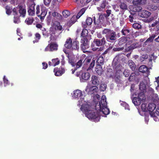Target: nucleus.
I'll use <instances>...</instances> for the list:
<instances>
[{
	"label": "nucleus",
	"mask_w": 159,
	"mask_h": 159,
	"mask_svg": "<svg viewBox=\"0 0 159 159\" xmlns=\"http://www.w3.org/2000/svg\"><path fill=\"white\" fill-rule=\"evenodd\" d=\"M121 76L119 73L116 72L114 77L115 81L117 83H119L120 82Z\"/></svg>",
	"instance_id": "obj_26"
},
{
	"label": "nucleus",
	"mask_w": 159,
	"mask_h": 159,
	"mask_svg": "<svg viewBox=\"0 0 159 159\" xmlns=\"http://www.w3.org/2000/svg\"><path fill=\"white\" fill-rule=\"evenodd\" d=\"M107 103L105 96L102 97L100 102L96 103L95 109L98 111H101L105 115L110 113V110L107 107Z\"/></svg>",
	"instance_id": "obj_1"
},
{
	"label": "nucleus",
	"mask_w": 159,
	"mask_h": 159,
	"mask_svg": "<svg viewBox=\"0 0 159 159\" xmlns=\"http://www.w3.org/2000/svg\"><path fill=\"white\" fill-rule=\"evenodd\" d=\"M138 45L136 43H133L131 45L129 46L125 49L126 52H128L133 50L135 48L138 47Z\"/></svg>",
	"instance_id": "obj_23"
},
{
	"label": "nucleus",
	"mask_w": 159,
	"mask_h": 159,
	"mask_svg": "<svg viewBox=\"0 0 159 159\" xmlns=\"http://www.w3.org/2000/svg\"><path fill=\"white\" fill-rule=\"evenodd\" d=\"M85 115L89 119L93 120L95 122H98L100 119L99 113L98 112H95L91 110L90 112L86 113Z\"/></svg>",
	"instance_id": "obj_3"
},
{
	"label": "nucleus",
	"mask_w": 159,
	"mask_h": 159,
	"mask_svg": "<svg viewBox=\"0 0 159 159\" xmlns=\"http://www.w3.org/2000/svg\"><path fill=\"white\" fill-rule=\"evenodd\" d=\"M138 75V73L134 72L131 73L129 78L128 80L129 81H132L135 80L136 76Z\"/></svg>",
	"instance_id": "obj_27"
},
{
	"label": "nucleus",
	"mask_w": 159,
	"mask_h": 159,
	"mask_svg": "<svg viewBox=\"0 0 159 159\" xmlns=\"http://www.w3.org/2000/svg\"><path fill=\"white\" fill-rule=\"evenodd\" d=\"M91 81L93 84L95 85L98 86L99 83L98 77L95 75L92 76Z\"/></svg>",
	"instance_id": "obj_20"
},
{
	"label": "nucleus",
	"mask_w": 159,
	"mask_h": 159,
	"mask_svg": "<svg viewBox=\"0 0 159 159\" xmlns=\"http://www.w3.org/2000/svg\"><path fill=\"white\" fill-rule=\"evenodd\" d=\"M123 74L125 77H128L130 75L129 71L128 70H125L123 72Z\"/></svg>",
	"instance_id": "obj_54"
},
{
	"label": "nucleus",
	"mask_w": 159,
	"mask_h": 159,
	"mask_svg": "<svg viewBox=\"0 0 159 159\" xmlns=\"http://www.w3.org/2000/svg\"><path fill=\"white\" fill-rule=\"evenodd\" d=\"M5 9L6 10V13L9 15H10V7L9 6H7L5 7Z\"/></svg>",
	"instance_id": "obj_58"
},
{
	"label": "nucleus",
	"mask_w": 159,
	"mask_h": 159,
	"mask_svg": "<svg viewBox=\"0 0 159 159\" xmlns=\"http://www.w3.org/2000/svg\"><path fill=\"white\" fill-rule=\"evenodd\" d=\"M133 5H140V0H133Z\"/></svg>",
	"instance_id": "obj_61"
},
{
	"label": "nucleus",
	"mask_w": 159,
	"mask_h": 159,
	"mask_svg": "<svg viewBox=\"0 0 159 159\" xmlns=\"http://www.w3.org/2000/svg\"><path fill=\"white\" fill-rule=\"evenodd\" d=\"M47 14V11L45 9H42L41 13L39 14L40 16L38 17H39L41 21H42L44 19L45 16Z\"/></svg>",
	"instance_id": "obj_21"
},
{
	"label": "nucleus",
	"mask_w": 159,
	"mask_h": 159,
	"mask_svg": "<svg viewBox=\"0 0 159 159\" xmlns=\"http://www.w3.org/2000/svg\"><path fill=\"white\" fill-rule=\"evenodd\" d=\"M156 106L155 104L150 103L148 104L147 109L150 112V114L151 116L155 117L156 116L155 113H153V111L154 110Z\"/></svg>",
	"instance_id": "obj_12"
},
{
	"label": "nucleus",
	"mask_w": 159,
	"mask_h": 159,
	"mask_svg": "<svg viewBox=\"0 0 159 159\" xmlns=\"http://www.w3.org/2000/svg\"><path fill=\"white\" fill-rule=\"evenodd\" d=\"M93 42L97 46L99 47L104 45L106 43V40L105 38H103L101 39H94Z\"/></svg>",
	"instance_id": "obj_14"
},
{
	"label": "nucleus",
	"mask_w": 159,
	"mask_h": 159,
	"mask_svg": "<svg viewBox=\"0 0 159 159\" xmlns=\"http://www.w3.org/2000/svg\"><path fill=\"white\" fill-rule=\"evenodd\" d=\"M119 6L120 8L122 10H126L127 9V6L125 2H121Z\"/></svg>",
	"instance_id": "obj_43"
},
{
	"label": "nucleus",
	"mask_w": 159,
	"mask_h": 159,
	"mask_svg": "<svg viewBox=\"0 0 159 159\" xmlns=\"http://www.w3.org/2000/svg\"><path fill=\"white\" fill-rule=\"evenodd\" d=\"M91 106L87 103L83 104L80 108V110L86 114V113H89L91 111Z\"/></svg>",
	"instance_id": "obj_10"
},
{
	"label": "nucleus",
	"mask_w": 159,
	"mask_h": 159,
	"mask_svg": "<svg viewBox=\"0 0 159 159\" xmlns=\"http://www.w3.org/2000/svg\"><path fill=\"white\" fill-rule=\"evenodd\" d=\"M95 71L99 75H101L102 71V69L101 66L98 65L96 68Z\"/></svg>",
	"instance_id": "obj_36"
},
{
	"label": "nucleus",
	"mask_w": 159,
	"mask_h": 159,
	"mask_svg": "<svg viewBox=\"0 0 159 159\" xmlns=\"http://www.w3.org/2000/svg\"><path fill=\"white\" fill-rule=\"evenodd\" d=\"M133 27L136 29L139 30L141 29L142 28L141 25L137 23H134L132 25Z\"/></svg>",
	"instance_id": "obj_44"
},
{
	"label": "nucleus",
	"mask_w": 159,
	"mask_h": 159,
	"mask_svg": "<svg viewBox=\"0 0 159 159\" xmlns=\"http://www.w3.org/2000/svg\"><path fill=\"white\" fill-rule=\"evenodd\" d=\"M55 28L56 29L60 31L63 28L62 26L60 25V23L58 22H57V25Z\"/></svg>",
	"instance_id": "obj_51"
},
{
	"label": "nucleus",
	"mask_w": 159,
	"mask_h": 159,
	"mask_svg": "<svg viewBox=\"0 0 159 159\" xmlns=\"http://www.w3.org/2000/svg\"><path fill=\"white\" fill-rule=\"evenodd\" d=\"M128 65L132 70H134L135 69L136 66L135 63L131 60L128 61Z\"/></svg>",
	"instance_id": "obj_34"
},
{
	"label": "nucleus",
	"mask_w": 159,
	"mask_h": 159,
	"mask_svg": "<svg viewBox=\"0 0 159 159\" xmlns=\"http://www.w3.org/2000/svg\"><path fill=\"white\" fill-rule=\"evenodd\" d=\"M93 22L92 19L90 17H87L86 20V24L88 25H91Z\"/></svg>",
	"instance_id": "obj_49"
},
{
	"label": "nucleus",
	"mask_w": 159,
	"mask_h": 159,
	"mask_svg": "<svg viewBox=\"0 0 159 159\" xmlns=\"http://www.w3.org/2000/svg\"><path fill=\"white\" fill-rule=\"evenodd\" d=\"M73 96L75 98H78V99L80 98V99L81 100L82 99L84 98L82 91L79 89L74 91Z\"/></svg>",
	"instance_id": "obj_15"
},
{
	"label": "nucleus",
	"mask_w": 159,
	"mask_h": 159,
	"mask_svg": "<svg viewBox=\"0 0 159 159\" xmlns=\"http://www.w3.org/2000/svg\"><path fill=\"white\" fill-rule=\"evenodd\" d=\"M79 43L78 41L76 40H73L72 42L71 49L72 50H77L79 48Z\"/></svg>",
	"instance_id": "obj_18"
},
{
	"label": "nucleus",
	"mask_w": 159,
	"mask_h": 159,
	"mask_svg": "<svg viewBox=\"0 0 159 159\" xmlns=\"http://www.w3.org/2000/svg\"><path fill=\"white\" fill-rule=\"evenodd\" d=\"M36 9V14L38 17H39L40 16V7L39 5H38L37 6Z\"/></svg>",
	"instance_id": "obj_56"
},
{
	"label": "nucleus",
	"mask_w": 159,
	"mask_h": 159,
	"mask_svg": "<svg viewBox=\"0 0 159 159\" xmlns=\"http://www.w3.org/2000/svg\"><path fill=\"white\" fill-rule=\"evenodd\" d=\"M35 4L34 3L29 4L28 8V14L31 16H33L35 15V9L34 7Z\"/></svg>",
	"instance_id": "obj_11"
},
{
	"label": "nucleus",
	"mask_w": 159,
	"mask_h": 159,
	"mask_svg": "<svg viewBox=\"0 0 159 159\" xmlns=\"http://www.w3.org/2000/svg\"><path fill=\"white\" fill-rule=\"evenodd\" d=\"M93 22L95 25H98L102 24L99 17L98 16L94 17Z\"/></svg>",
	"instance_id": "obj_38"
},
{
	"label": "nucleus",
	"mask_w": 159,
	"mask_h": 159,
	"mask_svg": "<svg viewBox=\"0 0 159 159\" xmlns=\"http://www.w3.org/2000/svg\"><path fill=\"white\" fill-rule=\"evenodd\" d=\"M68 62L70 63L72 66V67L74 66V64L75 63L74 62V57L70 56H68Z\"/></svg>",
	"instance_id": "obj_40"
},
{
	"label": "nucleus",
	"mask_w": 159,
	"mask_h": 159,
	"mask_svg": "<svg viewBox=\"0 0 159 159\" xmlns=\"http://www.w3.org/2000/svg\"><path fill=\"white\" fill-rule=\"evenodd\" d=\"M106 14H104L106 18H107L110 15L111 12V11L110 10H107L106 11Z\"/></svg>",
	"instance_id": "obj_52"
},
{
	"label": "nucleus",
	"mask_w": 159,
	"mask_h": 159,
	"mask_svg": "<svg viewBox=\"0 0 159 159\" xmlns=\"http://www.w3.org/2000/svg\"><path fill=\"white\" fill-rule=\"evenodd\" d=\"M144 98L143 92H140L138 94V97L134 98L132 102L135 105L138 106L140 104L141 101L144 99Z\"/></svg>",
	"instance_id": "obj_6"
},
{
	"label": "nucleus",
	"mask_w": 159,
	"mask_h": 159,
	"mask_svg": "<svg viewBox=\"0 0 159 159\" xmlns=\"http://www.w3.org/2000/svg\"><path fill=\"white\" fill-rule=\"evenodd\" d=\"M98 88L96 86H92L89 89L88 93L89 94H93L97 92Z\"/></svg>",
	"instance_id": "obj_25"
},
{
	"label": "nucleus",
	"mask_w": 159,
	"mask_h": 159,
	"mask_svg": "<svg viewBox=\"0 0 159 159\" xmlns=\"http://www.w3.org/2000/svg\"><path fill=\"white\" fill-rule=\"evenodd\" d=\"M85 9L84 8L81 9L77 14L76 17L77 19L79 18L85 12Z\"/></svg>",
	"instance_id": "obj_42"
},
{
	"label": "nucleus",
	"mask_w": 159,
	"mask_h": 159,
	"mask_svg": "<svg viewBox=\"0 0 159 159\" xmlns=\"http://www.w3.org/2000/svg\"><path fill=\"white\" fill-rule=\"evenodd\" d=\"M52 16L59 20H61L62 18V17L61 15L56 11H54L52 12Z\"/></svg>",
	"instance_id": "obj_30"
},
{
	"label": "nucleus",
	"mask_w": 159,
	"mask_h": 159,
	"mask_svg": "<svg viewBox=\"0 0 159 159\" xmlns=\"http://www.w3.org/2000/svg\"><path fill=\"white\" fill-rule=\"evenodd\" d=\"M18 10L20 14L19 16L20 17H24L26 13V9L25 7L23 5H18L16 8Z\"/></svg>",
	"instance_id": "obj_9"
},
{
	"label": "nucleus",
	"mask_w": 159,
	"mask_h": 159,
	"mask_svg": "<svg viewBox=\"0 0 159 159\" xmlns=\"http://www.w3.org/2000/svg\"><path fill=\"white\" fill-rule=\"evenodd\" d=\"M132 11L134 12H139L142 9V8L139 5H133Z\"/></svg>",
	"instance_id": "obj_24"
},
{
	"label": "nucleus",
	"mask_w": 159,
	"mask_h": 159,
	"mask_svg": "<svg viewBox=\"0 0 159 159\" xmlns=\"http://www.w3.org/2000/svg\"><path fill=\"white\" fill-rule=\"evenodd\" d=\"M104 61L103 57L102 56L99 57L97 61L98 65H100V66L102 65L103 64L104 62Z\"/></svg>",
	"instance_id": "obj_32"
},
{
	"label": "nucleus",
	"mask_w": 159,
	"mask_h": 159,
	"mask_svg": "<svg viewBox=\"0 0 159 159\" xmlns=\"http://www.w3.org/2000/svg\"><path fill=\"white\" fill-rule=\"evenodd\" d=\"M103 34H105L107 40L109 42L113 43L116 39V32L109 29H105L102 32Z\"/></svg>",
	"instance_id": "obj_2"
},
{
	"label": "nucleus",
	"mask_w": 159,
	"mask_h": 159,
	"mask_svg": "<svg viewBox=\"0 0 159 159\" xmlns=\"http://www.w3.org/2000/svg\"><path fill=\"white\" fill-rule=\"evenodd\" d=\"M151 12L147 10H143L141 11L139 13V16L143 18H148L151 15Z\"/></svg>",
	"instance_id": "obj_17"
},
{
	"label": "nucleus",
	"mask_w": 159,
	"mask_h": 159,
	"mask_svg": "<svg viewBox=\"0 0 159 159\" xmlns=\"http://www.w3.org/2000/svg\"><path fill=\"white\" fill-rule=\"evenodd\" d=\"M134 19V16L132 15H131L129 16V21L131 22H133V19Z\"/></svg>",
	"instance_id": "obj_64"
},
{
	"label": "nucleus",
	"mask_w": 159,
	"mask_h": 159,
	"mask_svg": "<svg viewBox=\"0 0 159 159\" xmlns=\"http://www.w3.org/2000/svg\"><path fill=\"white\" fill-rule=\"evenodd\" d=\"M52 0H43L44 3L46 5L48 6L49 4Z\"/></svg>",
	"instance_id": "obj_63"
},
{
	"label": "nucleus",
	"mask_w": 159,
	"mask_h": 159,
	"mask_svg": "<svg viewBox=\"0 0 159 159\" xmlns=\"http://www.w3.org/2000/svg\"><path fill=\"white\" fill-rule=\"evenodd\" d=\"M141 108L143 111H146V105L145 103H143L141 105Z\"/></svg>",
	"instance_id": "obj_60"
},
{
	"label": "nucleus",
	"mask_w": 159,
	"mask_h": 159,
	"mask_svg": "<svg viewBox=\"0 0 159 159\" xmlns=\"http://www.w3.org/2000/svg\"><path fill=\"white\" fill-rule=\"evenodd\" d=\"M54 72L55 73V75L56 76H60L63 74L65 72V69L62 67L58 68L55 67L54 69Z\"/></svg>",
	"instance_id": "obj_13"
},
{
	"label": "nucleus",
	"mask_w": 159,
	"mask_h": 159,
	"mask_svg": "<svg viewBox=\"0 0 159 159\" xmlns=\"http://www.w3.org/2000/svg\"><path fill=\"white\" fill-rule=\"evenodd\" d=\"M58 44L54 43H51L49 44L45 48V51H54L57 50L58 49Z\"/></svg>",
	"instance_id": "obj_8"
},
{
	"label": "nucleus",
	"mask_w": 159,
	"mask_h": 159,
	"mask_svg": "<svg viewBox=\"0 0 159 159\" xmlns=\"http://www.w3.org/2000/svg\"><path fill=\"white\" fill-rule=\"evenodd\" d=\"M34 19L32 17H29L25 20V23L28 25H30L33 23Z\"/></svg>",
	"instance_id": "obj_39"
},
{
	"label": "nucleus",
	"mask_w": 159,
	"mask_h": 159,
	"mask_svg": "<svg viewBox=\"0 0 159 159\" xmlns=\"http://www.w3.org/2000/svg\"><path fill=\"white\" fill-rule=\"evenodd\" d=\"M83 60L84 58L80 59L77 62L75 63L74 67H75L76 69H78L80 67L82 66V65L83 64Z\"/></svg>",
	"instance_id": "obj_29"
},
{
	"label": "nucleus",
	"mask_w": 159,
	"mask_h": 159,
	"mask_svg": "<svg viewBox=\"0 0 159 159\" xmlns=\"http://www.w3.org/2000/svg\"><path fill=\"white\" fill-rule=\"evenodd\" d=\"M3 80L4 83V86H6L7 84H8V80L6 78V77L4 76L3 77Z\"/></svg>",
	"instance_id": "obj_57"
},
{
	"label": "nucleus",
	"mask_w": 159,
	"mask_h": 159,
	"mask_svg": "<svg viewBox=\"0 0 159 159\" xmlns=\"http://www.w3.org/2000/svg\"><path fill=\"white\" fill-rule=\"evenodd\" d=\"M52 61L53 63V66H54L58 65L60 62V60L58 58L53 59Z\"/></svg>",
	"instance_id": "obj_45"
},
{
	"label": "nucleus",
	"mask_w": 159,
	"mask_h": 159,
	"mask_svg": "<svg viewBox=\"0 0 159 159\" xmlns=\"http://www.w3.org/2000/svg\"><path fill=\"white\" fill-rule=\"evenodd\" d=\"M108 4V2L107 0H102L100 5V7H98L97 9L99 11H100L101 8L102 9L105 8L106 6Z\"/></svg>",
	"instance_id": "obj_22"
},
{
	"label": "nucleus",
	"mask_w": 159,
	"mask_h": 159,
	"mask_svg": "<svg viewBox=\"0 0 159 159\" xmlns=\"http://www.w3.org/2000/svg\"><path fill=\"white\" fill-rule=\"evenodd\" d=\"M88 34V31L86 29H84L82 31L80 37L81 38H87V36Z\"/></svg>",
	"instance_id": "obj_31"
},
{
	"label": "nucleus",
	"mask_w": 159,
	"mask_h": 159,
	"mask_svg": "<svg viewBox=\"0 0 159 159\" xmlns=\"http://www.w3.org/2000/svg\"><path fill=\"white\" fill-rule=\"evenodd\" d=\"M18 10L16 8H14L12 11H11V14L12 13L14 15L13 22L15 24H18L20 22V16L18 13Z\"/></svg>",
	"instance_id": "obj_7"
},
{
	"label": "nucleus",
	"mask_w": 159,
	"mask_h": 159,
	"mask_svg": "<svg viewBox=\"0 0 159 159\" xmlns=\"http://www.w3.org/2000/svg\"><path fill=\"white\" fill-rule=\"evenodd\" d=\"M76 17V16H74L70 19V20L69 22L70 23H71L72 24H73L75 23V20H74V19H75V18Z\"/></svg>",
	"instance_id": "obj_62"
},
{
	"label": "nucleus",
	"mask_w": 159,
	"mask_h": 159,
	"mask_svg": "<svg viewBox=\"0 0 159 159\" xmlns=\"http://www.w3.org/2000/svg\"><path fill=\"white\" fill-rule=\"evenodd\" d=\"M94 46L92 44L91 45V47L92 48V50L93 51H96L97 50H98L99 51H102L103 50L104 48V47H100L99 48H93Z\"/></svg>",
	"instance_id": "obj_50"
},
{
	"label": "nucleus",
	"mask_w": 159,
	"mask_h": 159,
	"mask_svg": "<svg viewBox=\"0 0 159 159\" xmlns=\"http://www.w3.org/2000/svg\"><path fill=\"white\" fill-rule=\"evenodd\" d=\"M156 37V35L155 34H152L151 36H150L144 42L145 44L147 45V43L150 42H151L153 41L154 38Z\"/></svg>",
	"instance_id": "obj_41"
},
{
	"label": "nucleus",
	"mask_w": 159,
	"mask_h": 159,
	"mask_svg": "<svg viewBox=\"0 0 159 159\" xmlns=\"http://www.w3.org/2000/svg\"><path fill=\"white\" fill-rule=\"evenodd\" d=\"M121 32L123 35H126L130 32V30L126 28H124Z\"/></svg>",
	"instance_id": "obj_48"
},
{
	"label": "nucleus",
	"mask_w": 159,
	"mask_h": 159,
	"mask_svg": "<svg viewBox=\"0 0 159 159\" xmlns=\"http://www.w3.org/2000/svg\"><path fill=\"white\" fill-rule=\"evenodd\" d=\"M139 70L140 72L143 73H145L146 72H148V70L146 66L143 65L140 66L139 68Z\"/></svg>",
	"instance_id": "obj_28"
},
{
	"label": "nucleus",
	"mask_w": 159,
	"mask_h": 159,
	"mask_svg": "<svg viewBox=\"0 0 159 159\" xmlns=\"http://www.w3.org/2000/svg\"><path fill=\"white\" fill-rule=\"evenodd\" d=\"M83 67L85 68L88 67L87 70L92 69L94 66L95 61L91 58H86L83 60Z\"/></svg>",
	"instance_id": "obj_4"
},
{
	"label": "nucleus",
	"mask_w": 159,
	"mask_h": 159,
	"mask_svg": "<svg viewBox=\"0 0 159 159\" xmlns=\"http://www.w3.org/2000/svg\"><path fill=\"white\" fill-rule=\"evenodd\" d=\"M99 19L101 21V22L102 24H103V22L105 20V16H104V14H101L99 16Z\"/></svg>",
	"instance_id": "obj_53"
},
{
	"label": "nucleus",
	"mask_w": 159,
	"mask_h": 159,
	"mask_svg": "<svg viewBox=\"0 0 159 159\" xmlns=\"http://www.w3.org/2000/svg\"><path fill=\"white\" fill-rule=\"evenodd\" d=\"M35 40H34L33 42L34 43L38 42L39 40L41 38V35L39 33H37L35 34Z\"/></svg>",
	"instance_id": "obj_47"
},
{
	"label": "nucleus",
	"mask_w": 159,
	"mask_h": 159,
	"mask_svg": "<svg viewBox=\"0 0 159 159\" xmlns=\"http://www.w3.org/2000/svg\"><path fill=\"white\" fill-rule=\"evenodd\" d=\"M90 77V75L88 72H82L80 77V80L82 81H84V80H87Z\"/></svg>",
	"instance_id": "obj_16"
},
{
	"label": "nucleus",
	"mask_w": 159,
	"mask_h": 159,
	"mask_svg": "<svg viewBox=\"0 0 159 159\" xmlns=\"http://www.w3.org/2000/svg\"><path fill=\"white\" fill-rule=\"evenodd\" d=\"M146 86L143 83H140L139 84V89L142 91L141 92H143L144 95V92L146 91Z\"/></svg>",
	"instance_id": "obj_35"
},
{
	"label": "nucleus",
	"mask_w": 159,
	"mask_h": 159,
	"mask_svg": "<svg viewBox=\"0 0 159 159\" xmlns=\"http://www.w3.org/2000/svg\"><path fill=\"white\" fill-rule=\"evenodd\" d=\"M62 14L64 17L66 18L70 16V13L68 10H65L63 11Z\"/></svg>",
	"instance_id": "obj_46"
},
{
	"label": "nucleus",
	"mask_w": 159,
	"mask_h": 159,
	"mask_svg": "<svg viewBox=\"0 0 159 159\" xmlns=\"http://www.w3.org/2000/svg\"><path fill=\"white\" fill-rule=\"evenodd\" d=\"M124 49V48L123 47L120 48H113V50L114 51L116 52V51H122Z\"/></svg>",
	"instance_id": "obj_55"
},
{
	"label": "nucleus",
	"mask_w": 159,
	"mask_h": 159,
	"mask_svg": "<svg viewBox=\"0 0 159 159\" xmlns=\"http://www.w3.org/2000/svg\"><path fill=\"white\" fill-rule=\"evenodd\" d=\"M158 7L156 5L153 4H151L148 6V9L150 11H155L157 10Z\"/></svg>",
	"instance_id": "obj_37"
},
{
	"label": "nucleus",
	"mask_w": 159,
	"mask_h": 159,
	"mask_svg": "<svg viewBox=\"0 0 159 159\" xmlns=\"http://www.w3.org/2000/svg\"><path fill=\"white\" fill-rule=\"evenodd\" d=\"M127 39L126 37H123L119 39L118 43L119 45H121L125 43L127 41Z\"/></svg>",
	"instance_id": "obj_33"
},
{
	"label": "nucleus",
	"mask_w": 159,
	"mask_h": 159,
	"mask_svg": "<svg viewBox=\"0 0 159 159\" xmlns=\"http://www.w3.org/2000/svg\"><path fill=\"white\" fill-rule=\"evenodd\" d=\"M89 42L87 38H81V39L80 48L84 53L88 52L87 50L89 47Z\"/></svg>",
	"instance_id": "obj_5"
},
{
	"label": "nucleus",
	"mask_w": 159,
	"mask_h": 159,
	"mask_svg": "<svg viewBox=\"0 0 159 159\" xmlns=\"http://www.w3.org/2000/svg\"><path fill=\"white\" fill-rule=\"evenodd\" d=\"M72 40L70 38H69L66 40L64 45V47L68 49H70L72 46Z\"/></svg>",
	"instance_id": "obj_19"
},
{
	"label": "nucleus",
	"mask_w": 159,
	"mask_h": 159,
	"mask_svg": "<svg viewBox=\"0 0 159 159\" xmlns=\"http://www.w3.org/2000/svg\"><path fill=\"white\" fill-rule=\"evenodd\" d=\"M100 89L101 91H104L106 89V86L105 84H101L100 85Z\"/></svg>",
	"instance_id": "obj_59"
}]
</instances>
